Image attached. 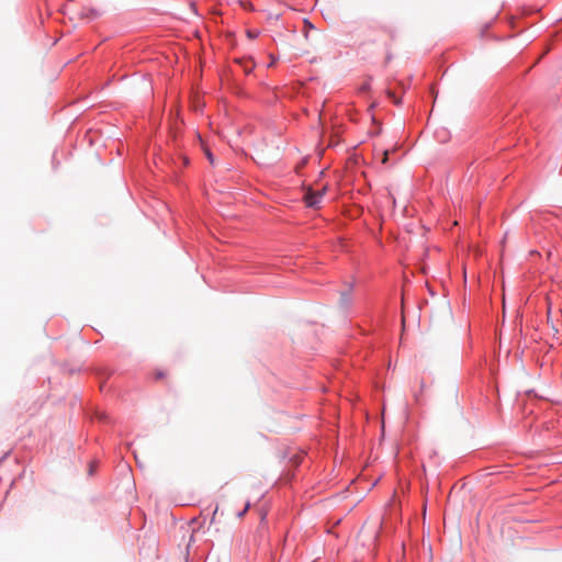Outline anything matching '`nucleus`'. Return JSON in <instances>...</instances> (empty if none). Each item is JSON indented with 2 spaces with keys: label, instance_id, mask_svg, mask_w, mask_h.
I'll use <instances>...</instances> for the list:
<instances>
[{
  "label": "nucleus",
  "instance_id": "nucleus-1",
  "mask_svg": "<svg viewBox=\"0 0 562 562\" xmlns=\"http://www.w3.org/2000/svg\"><path fill=\"white\" fill-rule=\"evenodd\" d=\"M324 192L325 188H322L321 190H313L307 188L304 193V201L306 205L310 207H317L322 201Z\"/></svg>",
  "mask_w": 562,
  "mask_h": 562
},
{
  "label": "nucleus",
  "instance_id": "nucleus-2",
  "mask_svg": "<svg viewBox=\"0 0 562 562\" xmlns=\"http://www.w3.org/2000/svg\"><path fill=\"white\" fill-rule=\"evenodd\" d=\"M77 15L80 19L93 20L101 15V11L93 5H83Z\"/></svg>",
  "mask_w": 562,
  "mask_h": 562
},
{
  "label": "nucleus",
  "instance_id": "nucleus-3",
  "mask_svg": "<svg viewBox=\"0 0 562 562\" xmlns=\"http://www.w3.org/2000/svg\"><path fill=\"white\" fill-rule=\"evenodd\" d=\"M350 291H351V286L347 291L341 292L340 302L342 305H348L350 303V297H349Z\"/></svg>",
  "mask_w": 562,
  "mask_h": 562
},
{
  "label": "nucleus",
  "instance_id": "nucleus-4",
  "mask_svg": "<svg viewBox=\"0 0 562 562\" xmlns=\"http://www.w3.org/2000/svg\"><path fill=\"white\" fill-rule=\"evenodd\" d=\"M419 384H420V391L418 393H414V398H415L416 403H419L420 400H422V393H423V391L425 389V381H424V379H420Z\"/></svg>",
  "mask_w": 562,
  "mask_h": 562
},
{
  "label": "nucleus",
  "instance_id": "nucleus-5",
  "mask_svg": "<svg viewBox=\"0 0 562 562\" xmlns=\"http://www.w3.org/2000/svg\"><path fill=\"white\" fill-rule=\"evenodd\" d=\"M204 154H205L206 158L209 159L210 164L214 165V156L207 147H204Z\"/></svg>",
  "mask_w": 562,
  "mask_h": 562
},
{
  "label": "nucleus",
  "instance_id": "nucleus-6",
  "mask_svg": "<svg viewBox=\"0 0 562 562\" xmlns=\"http://www.w3.org/2000/svg\"><path fill=\"white\" fill-rule=\"evenodd\" d=\"M154 375L156 380H161L167 376V372L164 370H156Z\"/></svg>",
  "mask_w": 562,
  "mask_h": 562
},
{
  "label": "nucleus",
  "instance_id": "nucleus-7",
  "mask_svg": "<svg viewBox=\"0 0 562 562\" xmlns=\"http://www.w3.org/2000/svg\"><path fill=\"white\" fill-rule=\"evenodd\" d=\"M387 94H389V97L393 100V102H394L395 104H400V102H401V101H400V99H397V98L394 95V93H393V92L389 91V92H387Z\"/></svg>",
  "mask_w": 562,
  "mask_h": 562
},
{
  "label": "nucleus",
  "instance_id": "nucleus-8",
  "mask_svg": "<svg viewBox=\"0 0 562 562\" xmlns=\"http://www.w3.org/2000/svg\"><path fill=\"white\" fill-rule=\"evenodd\" d=\"M387 159H389V150H384L383 151L382 164H386Z\"/></svg>",
  "mask_w": 562,
  "mask_h": 562
},
{
  "label": "nucleus",
  "instance_id": "nucleus-9",
  "mask_svg": "<svg viewBox=\"0 0 562 562\" xmlns=\"http://www.w3.org/2000/svg\"><path fill=\"white\" fill-rule=\"evenodd\" d=\"M248 508H249V504H247L245 506L244 510L238 514V517H243L246 514V512L248 510Z\"/></svg>",
  "mask_w": 562,
  "mask_h": 562
},
{
  "label": "nucleus",
  "instance_id": "nucleus-10",
  "mask_svg": "<svg viewBox=\"0 0 562 562\" xmlns=\"http://www.w3.org/2000/svg\"><path fill=\"white\" fill-rule=\"evenodd\" d=\"M443 314H445V316L447 317V319H449V318H450V311H449V308H448V307H447V308H445Z\"/></svg>",
  "mask_w": 562,
  "mask_h": 562
},
{
  "label": "nucleus",
  "instance_id": "nucleus-11",
  "mask_svg": "<svg viewBox=\"0 0 562 562\" xmlns=\"http://www.w3.org/2000/svg\"><path fill=\"white\" fill-rule=\"evenodd\" d=\"M217 512H218V506H216L215 509H214L213 518L216 516Z\"/></svg>",
  "mask_w": 562,
  "mask_h": 562
}]
</instances>
